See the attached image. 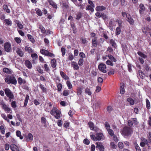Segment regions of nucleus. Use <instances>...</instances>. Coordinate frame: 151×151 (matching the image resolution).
Instances as JSON below:
<instances>
[{"label":"nucleus","mask_w":151,"mask_h":151,"mask_svg":"<svg viewBox=\"0 0 151 151\" xmlns=\"http://www.w3.org/2000/svg\"><path fill=\"white\" fill-rule=\"evenodd\" d=\"M61 51L62 52V56H63L65 53V48L62 47L61 48Z\"/></svg>","instance_id":"a18cd8bd"},{"label":"nucleus","mask_w":151,"mask_h":151,"mask_svg":"<svg viewBox=\"0 0 151 151\" xmlns=\"http://www.w3.org/2000/svg\"><path fill=\"white\" fill-rule=\"evenodd\" d=\"M4 50L7 52H10L12 51L11 45L8 42H6L4 44Z\"/></svg>","instance_id":"39448f33"},{"label":"nucleus","mask_w":151,"mask_h":151,"mask_svg":"<svg viewBox=\"0 0 151 151\" xmlns=\"http://www.w3.org/2000/svg\"><path fill=\"white\" fill-rule=\"evenodd\" d=\"M82 91V88L81 87H79L77 89V94L78 95H81Z\"/></svg>","instance_id":"473e14b6"},{"label":"nucleus","mask_w":151,"mask_h":151,"mask_svg":"<svg viewBox=\"0 0 151 151\" xmlns=\"http://www.w3.org/2000/svg\"><path fill=\"white\" fill-rule=\"evenodd\" d=\"M18 81L20 85H21L23 83V81L22 79L20 77H19L18 78Z\"/></svg>","instance_id":"603ef678"},{"label":"nucleus","mask_w":151,"mask_h":151,"mask_svg":"<svg viewBox=\"0 0 151 151\" xmlns=\"http://www.w3.org/2000/svg\"><path fill=\"white\" fill-rule=\"evenodd\" d=\"M47 56L50 57L52 58L55 57V55L52 53L48 52L47 55Z\"/></svg>","instance_id":"69168bd1"},{"label":"nucleus","mask_w":151,"mask_h":151,"mask_svg":"<svg viewBox=\"0 0 151 151\" xmlns=\"http://www.w3.org/2000/svg\"><path fill=\"white\" fill-rule=\"evenodd\" d=\"M92 46L93 47H97V39L95 38L92 39Z\"/></svg>","instance_id":"a211bd4d"},{"label":"nucleus","mask_w":151,"mask_h":151,"mask_svg":"<svg viewBox=\"0 0 151 151\" xmlns=\"http://www.w3.org/2000/svg\"><path fill=\"white\" fill-rule=\"evenodd\" d=\"M105 126L107 130L110 129V126L108 123L106 122L105 124Z\"/></svg>","instance_id":"bf43d9fd"},{"label":"nucleus","mask_w":151,"mask_h":151,"mask_svg":"<svg viewBox=\"0 0 151 151\" xmlns=\"http://www.w3.org/2000/svg\"><path fill=\"white\" fill-rule=\"evenodd\" d=\"M124 85L123 83H121V86L120 87V93L122 94H123L124 93Z\"/></svg>","instance_id":"f8f14e48"},{"label":"nucleus","mask_w":151,"mask_h":151,"mask_svg":"<svg viewBox=\"0 0 151 151\" xmlns=\"http://www.w3.org/2000/svg\"><path fill=\"white\" fill-rule=\"evenodd\" d=\"M96 140H100L103 138L104 135L101 133H97L96 134Z\"/></svg>","instance_id":"9d476101"},{"label":"nucleus","mask_w":151,"mask_h":151,"mask_svg":"<svg viewBox=\"0 0 151 151\" xmlns=\"http://www.w3.org/2000/svg\"><path fill=\"white\" fill-rule=\"evenodd\" d=\"M36 13L39 16H41L42 15V13L41 10L40 9H38L36 11Z\"/></svg>","instance_id":"ea45409f"},{"label":"nucleus","mask_w":151,"mask_h":151,"mask_svg":"<svg viewBox=\"0 0 151 151\" xmlns=\"http://www.w3.org/2000/svg\"><path fill=\"white\" fill-rule=\"evenodd\" d=\"M40 87L41 88V89L42 90V91L44 92H46V88L44 87L43 85L42 84H40Z\"/></svg>","instance_id":"37998d69"},{"label":"nucleus","mask_w":151,"mask_h":151,"mask_svg":"<svg viewBox=\"0 0 151 151\" xmlns=\"http://www.w3.org/2000/svg\"><path fill=\"white\" fill-rule=\"evenodd\" d=\"M72 65H73V68H74L75 69L78 70L79 69V66L76 63L73 62L72 63Z\"/></svg>","instance_id":"a878e982"},{"label":"nucleus","mask_w":151,"mask_h":151,"mask_svg":"<svg viewBox=\"0 0 151 151\" xmlns=\"http://www.w3.org/2000/svg\"><path fill=\"white\" fill-rule=\"evenodd\" d=\"M99 70L104 73H106L107 71L106 70V67L105 64L103 63H101L98 66Z\"/></svg>","instance_id":"20e7f679"},{"label":"nucleus","mask_w":151,"mask_h":151,"mask_svg":"<svg viewBox=\"0 0 151 151\" xmlns=\"http://www.w3.org/2000/svg\"><path fill=\"white\" fill-rule=\"evenodd\" d=\"M144 67H145V70L147 71H149L150 70V67L147 64H146L145 65Z\"/></svg>","instance_id":"0e129e2a"},{"label":"nucleus","mask_w":151,"mask_h":151,"mask_svg":"<svg viewBox=\"0 0 151 151\" xmlns=\"http://www.w3.org/2000/svg\"><path fill=\"white\" fill-rule=\"evenodd\" d=\"M16 133L17 136L18 137H19V138L21 139H23V137L22 136H21V133L20 131H17L16 132Z\"/></svg>","instance_id":"72a5a7b5"},{"label":"nucleus","mask_w":151,"mask_h":151,"mask_svg":"<svg viewBox=\"0 0 151 151\" xmlns=\"http://www.w3.org/2000/svg\"><path fill=\"white\" fill-rule=\"evenodd\" d=\"M44 67L45 68V71L46 72H48L50 70L49 67L47 64H44Z\"/></svg>","instance_id":"49530a36"},{"label":"nucleus","mask_w":151,"mask_h":151,"mask_svg":"<svg viewBox=\"0 0 151 151\" xmlns=\"http://www.w3.org/2000/svg\"><path fill=\"white\" fill-rule=\"evenodd\" d=\"M25 50L27 51L29 53H30L32 52V50L30 47L26 46L25 47Z\"/></svg>","instance_id":"cd10ccee"},{"label":"nucleus","mask_w":151,"mask_h":151,"mask_svg":"<svg viewBox=\"0 0 151 151\" xmlns=\"http://www.w3.org/2000/svg\"><path fill=\"white\" fill-rule=\"evenodd\" d=\"M46 119L44 117H42L41 118V122L42 123L46 124Z\"/></svg>","instance_id":"3c124183"},{"label":"nucleus","mask_w":151,"mask_h":151,"mask_svg":"<svg viewBox=\"0 0 151 151\" xmlns=\"http://www.w3.org/2000/svg\"><path fill=\"white\" fill-rule=\"evenodd\" d=\"M139 74L140 78L142 79L144 78L145 75L144 74L141 70L139 71Z\"/></svg>","instance_id":"7c9ffc66"},{"label":"nucleus","mask_w":151,"mask_h":151,"mask_svg":"<svg viewBox=\"0 0 151 151\" xmlns=\"http://www.w3.org/2000/svg\"><path fill=\"white\" fill-rule=\"evenodd\" d=\"M106 64L108 65H110L111 66H113V64L112 62L109 60H108L106 62Z\"/></svg>","instance_id":"c03bdc74"},{"label":"nucleus","mask_w":151,"mask_h":151,"mask_svg":"<svg viewBox=\"0 0 151 151\" xmlns=\"http://www.w3.org/2000/svg\"><path fill=\"white\" fill-rule=\"evenodd\" d=\"M88 125L91 130H93L94 129V124L92 122H88Z\"/></svg>","instance_id":"393cba45"},{"label":"nucleus","mask_w":151,"mask_h":151,"mask_svg":"<svg viewBox=\"0 0 151 151\" xmlns=\"http://www.w3.org/2000/svg\"><path fill=\"white\" fill-rule=\"evenodd\" d=\"M6 95L10 99V101L11 99H13L14 96L11 90L8 88H6L4 90Z\"/></svg>","instance_id":"7ed1b4c3"},{"label":"nucleus","mask_w":151,"mask_h":151,"mask_svg":"<svg viewBox=\"0 0 151 151\" xmlns=\"http://www.w3.org/2000/svg\"><path fill=\"white\" fill-rule=\"evenodd\" d=\"M40 52L42 54L47 56L48 52V51L44 49L40 50Z\"/></svg>","instance_id":"bb28decb"},{"label":"nucleus","mask_w":151,"mask_h":151,"mask_svg":"<svg viewBox=\"0 0 151 151\" xmlns=\"http://www.w3.org/2000/svg\"><path fill=\"white\" fill-rule=\"evenodd\" d=\"M3 71L4 72L8 74H11L12 73L11 70L9 68H5L3 69Z\"/></svg>","instance_id":"6ab92c4d"},{"label":"nucleus","mask_w":151,"mask_h":151,"mask_svg":"<svg viewBox=\"0 0 151 151\" xmlns=\"http://www.w3.org/2000/svg\"><path fill=\"white\" fill-rule=\"evenodd\" d=\"M83 58L81 59L78 61V64L79 65L82 66L83 65Z\"/></svg>","instance_id":"13d9d810"},{"label":"nucleus","mask_w":151,"mask_h":151,"mask_svg":"<svg viewBox=\"0 0 151 151\" xmlns=\"http://www.w3.org/2000/svg\"><path fill=\"white\" fill-rule=\"evenodd\" d=\"M127 101L131 105H133L134 104V100L130 98H128L127 99Z\"/></svg>","instance_id":"c756f323"},{"label":"nucleus","mask_w":151,"mask_h":151,"mask_svg":"<svg viewBox=\"0 0 151 151\" xmlns=\"http://www.w3.org/2000/svg\"><path fill=\"white\" fill-rule=\"evenodd\" d=\"M27 36L29 40L32 43H33L35 42V40L34 39L32 35L29 34H28L27 35Z\"/></svg>","instance_id":"4be33fe9"},{"label":"nucleus","mask_w":151,"mask_h":151,"mask_svg":"<svg viewBox=\"0 0 151 151\" xmlns=\"http://www.w3.org/2000/svg\"><path fill=\"white\" fill-rule=\"evenodd\" d=\"M140 9L142 10L143 11H144L145 9V7L144 5L142 4H141L139 6Z\"/></svg>","instance_id":"864d4df0"},{"label":"nucleus","mask_w":151,"mask_h":151,"mask_svg":"<svg viewBox=\"0 0 151 151\" xmlns=\"http://www.w3.org/2000/svg\"><path fill=\"white\" fill-rule=\"evenodd\" d=\"M48 1L50 5L52 6L55 9H57V6L56 4L54 2L52 1L51 0H49Z\"/></svg>","instance_id":"2eb2a0df"},{"label":"nucleus","mask_w":151,"mask_h":151,"mask_svg":"<svg viewBox=\"0 0 151 151\" xmlns=\"http://www.w3.org/2000/svg\"><path fill=\"white\" fill-rule=\"evenodd\" d=\"M51 66L53 68L56 67L57 65L56 60L55 59L53 58L52 59L51 61Z\"/></svg>","instance_id":"ddd939ff"},{"label":"nucleus","mask_w":151,"mask_h":151,"mask_svg":"<svg viewBox=\"0 0 151 151\" xmlns=\"http://www.w3.org/2000/svg\"><path fill=\"white\" fill-rule=\"evenodd\" d=\"M121 32V29L119 27H118L116 28V34L117 35L119 34Z\"/></svg>","instance_id":"e433bc0d"},{"label":"nucleus","mask_w":151,"mask_h":151,"mask_svg":"<svg viewBox=\"0 0 151 151\" xmlns=\"http://www.w3.org/2000/svg\"><path fill=\"white\" fill-rule=\"evenodd\" d=\"M0 104L2 106L3 109L6 111H11L10 109L8 107L4 102H2L0 103Z\"/></svg>","instance_id":"6e6552de"},{"label":"nucleus","mask_w":151,"mask_h":151,"mask_svg":"<svg viewBox=\"0 0 151 151\" xmlns=\"http://www.w3.org/2000/svg\"><path fill=\"white\" fill-rule=\"evenodd\" d=\"M107 56L109 58V59L112 62H116V60L113 56L111 55H108Z\"/></svg>","instance_id":"aec40b11"},{"label":"nucleus","mask_w":151,"mask_h":151,"mask_svg":"<svg viewBox=\"0 0 151 151\" xmlns=\"http://www.w3.org/2000/svg\"><path fill=\"white\" fill-rule=\"evenodd\" d=\"M133 129L132 127L125 126L122 129L121 132L123 135L129 136L133 132Z\"/></svg>","instance_id":"f257e3e1"},{"label":"nucleus","mask_w":151,"mask_h":151,"mask_svg":"<svg viewBox=\"0 0 151 151\" xmlns=\"http://www.w3.org/2000/svg\"><path fill=\"white\" fill-rule=\"evenodd\" d=\"M57 87L58 88V91H60L62 88V84L60 83H59L58 84Z\"/></svg>","instance_id":"4c0bfd02"},{"label":"nucleus","mask_w":151,"mask_h":151,"mask_svg":"<svg viewBox=\"0 0 151 151\" xmlns=\"http://www.w3.org/2000/svg\"><path fill=\"white\" fill-rule=\"evenodd\" d=\"M83 143L86 145H88L89 143V141L87 139H85L83 140Z\"/></svg>","instance_id":"774afa93"},{"label":"nucleus","mask_w":151,"mask_h":151,"mask_svg":"<svg viewBox=\"0 0 151 151\" xmlns=\"http://www.w3.org/2000/svg\"><path fill=\"white\" fill-rule=\"evenodd\" d=\"M96 148H98L99 151H104V147L102 144L100 142H98L96 143Z\"/></svg>","instance_id":"423d86ee"},{"label":"nucleus","mask_w":151,"mask_h":151,"mask_svg":"<svg viewBox=\"0 0 151 151\" xmlns=\"http://www.w3.org/2000/svg\"><path fill=\"white\" fill-rule=\"evenodd\" d=\"M126 17H127V19H126L128 21L130 24H132L134 23V20L131 17L129 14H128V15H127Z\"/></svg>","instance_id":"1a4fd4ad"},{"label":"nucleus","mask_w":151,"mask_h":151,"mask_svg":"<svg viewBox=\"0 0 151 151\" xmlns=\"http://www.w3.org/2000/svg\"><path fill=\"white\" fill-rule=\"evenodd\" d=\"M146 106L147 109H149L150 108V103L148 100L147 99H146Z\"/></svg>","instance_id":"c9c22d12"},{"label":"nucleus","mask_w":151,"mask_h":151,"mask_svg":"<svg viewBox=\"0 0 151 151\" xmlns=\"http://www.w3.org/2000/svg\"><path fill=\"white\" fill-rule=\"evenodd\" d=\"M39 28L41 30V32L42 33H45L46 32V30L41 25H39Z\"/></svg>","instance_id":"2f4dec72"},{"label":"nucleus","mask_w":151,"mask_h":151,"mask_svg":"<svg viewBox=\"0 0 151 151\" xmlns=\"http://www.w3.org/2000/svg\"><path fill=\"white\" fill-rule=\"evenodd\" d=\"M81 12H79L77 14V17L76 19L78 20L80 18H81Z\"/></svg>","instance_id":"de8ad7c7"},{"label":"nucleus","mask_w":151,"mask_h":151,"mask_svg":"<svg viewBox=\"0 0 151 151\" xmlns=\"http://www.w3.org/2000/svg\"><path fill=\"white\" fill-rule=\"evenodd\" d=\"M29 98V96L28 95H27L25 99V101L24 104V107H25L26 106L28 102V100Z\"/></svg>","instance_id":"5701e85b"},{"label":"nucleus","mask_w":151,"mask_h":151,"mask_svg":"<svg viewBox=\"0 0 151 151\" xmlns=\"http://www.w3.org/2000/svg\"><path fill=\"white\" fill-rule=\"evenodd\" d=\"M110 42L113 47L114 48L116 47L117 46L116 44L113 40H111L110 41Z\"/></svg>","instance_id":"b1692460"},{"label":"nucleus","mask_w":151,"mask_h":151,"mask_svg":"<svg viewBox=\"0 0 151 151\" xmlns=\"http://www.w3.org/2000/svg\"><path fill=\"white\" fill-rule=\"evenodd\" d=\"M0 129L1 133L3 134H4L5 133V129L3 126L1 125L0 127Z\"/></svg>","instance_id":"09e8293b"},{"label":"nucleus","mask_w":151,"mask_h":151,"mask_svg":"<svg viewBox=\"0 0 151 151\" xmlns=\"http://www.w3.org/2000/svg\"><path fill=\"white\" fill-rule=\"evenodd\" d=\"M67 84L69 89H70L72 88V86L70 81H67Z\"/></svg>","instance_id":"a19ab883"},{"label":"nucleus","mask_w":151,"mask_h":151,"mask_svg":"<svg viewBox=\"0 0 151 151\" xmlns=\"http://www.w3.org/2000/svg\"><path fill=\"white\" fill-rule=\"evenodd\" d=\"M57 109H54L51 110L50 111V114L52 115H54L55 114V111Z\"/></svg>","instance_id":"338daca9"},{"label":"nucleus","mask_w":151,"mask_h":151,"mask_svg":"<svg viewBox=\"0 0 151 151\" xmlns=\"http://www.w3.org/2000/svg\"><path fill=\"white\" fill-rule=\"evenodd\" d=\"M63 94L64 96H67L69 94L68 91L64 90L63 93Z\"/></svg>","instance_id":"4d7b16f0"},{"label":"nucleus","mask_w":151,"mask_h":151,"mask_svg":"<svg viewBox=\"0 0 151 151\" xmlns=\"http://www.w3.org/2000/svg\"><path fill=\"white\" fill-rule=\"evenodd\" d=\"M107 109L108 112L110 113L112 110V108L111 106H109L107 107Z\"/></svg>","instance_id":"e2e57ef3"},{"label":"nucleus","mask_w":151,"mask_h":151,"mask_svg":"<svg viewBox=\"0 0 151 151\" xmlns=\"http://www.w3.org/2000/svg\"><path fill=\"white\" fill-rule=\"evenodd\" d=\"M4 80L5 82L8 84L12 83L14 85H16L17 83V80L15 77L13 76L7 75Z\"/></svg>","instance_id":"f03ea898"},{"label":"nucleus","mask_w":151,"mask_h":151,"mask_svg":"<svg viewBox=\"0 0 151 151\" xmlns=\"http://www.w3.org/2000/svg\"><path fill=\"white\" fill-rule=\"evenodd\" d=\"M135 147L136 151H141V150L140 149V147L137 144H135Z\"/></svg>","instance_id":"79ce46f5"},{"label":"nucleus","mask_w":151,"mask_h":151,"mask_svg":"<svg viewBox=\"0 0 151 151\" xmlns=\"http://www.w3.org/2000/svg\"><path fill=\"white\" fill-rule=\"evenodd\" d=\"M32 57L34 59H36L37 58V55L36 53H34L31 55Z\"/></svg>","instance_id":"6e6d98bb"},{"label":"nucleus","mask_w":151,"mask_h":151,"mask_svg":"<svg viewBox=\"0 0 151 151\" xmlns=\"http://www.w3.org/2000/svg\"><path fill=\"white\" fill-rule=\"evenodd\" d=\"M102 14V13L98 12H97L96 13V17L99 18L101 17Z\"/></svg>","instance_id":"680f3d73"},{"label":"nucleus","mask_w":151,"mask_h":151,"mask_svg":"<svg viewBox=\"0 0 151 151\" xmlns=\"http://www.w3.org/2000/svg\"><path fill=\"white\" fill-rule=\"evenodd\" d=\"M60 111L59 110L57 109L55 111L56 115H55V117L57 119H58L60 117Z\"/></svg>","instance_id":"dca6fc26"},{"label":"nucleus","mask_w":151,"mask_h":151,"mask_svg":"<svg viewBox=\"0 0 151 151\" xmlns=\"http://www.w3.org/2000/svg\"><path fill=\"white\" fill-rule=\"evenodd\" d=\"M137 54L139 55L143 58H145L147 57V56L146 55H145L141 52H137Z\"/></svg>","instance_id":"c85d7f7f"},{"label":"nucleus","mask_w":151,"mask_h":151,"mask_svg":"<svg viewBox=\"0 0 151 151\" xmlns=\"http://www.w3.org/2000/svg\"><path fill=\"white\" fill-rule=\"evenodd\" d=\"M11 105L12 107L14 108H16L17 106L16 104V102L15 101H13L11 103Z\"/></svg>","instance_id":"052dcab7"},{"label":"nucleus","mask_w":151,"mask_h":151,"mask_svg":"<svg viewBox=\"0 0 151 151\" xmlns=\"http://www.w3.org/2000/svg\"><path fill=\"white\" fill-rule=\"evenodd\" d=\"M14 50H15L17 54L20 57H22L23 56L24 53L22 51L21 49L19 48L15 47L14 48Z\"/></svg>","instance_id":"0eeeda50"},{"label":"nucleus","mask_w":151,"mask_h":151,"mask_svg":"<svg viewBox=\"0 0 151 151\" xmlns=\"http://www.w3.org/2000/svg\"><path fill=\"white\" fill-rule=\"evenodd\" d=\"M33 135L30 133H29L28 134V139L31 141L33 140Z\"/></svg>","instance_id":"58836bf2"},{"label":"nucleus","mask_w":151,"mask_h":151,"mask_svg":"<svg viewBox=\"0 0 151 151\" xmlns=\"http://www.w3.org/2000/svg\"><path fill=\"white\" fill-rule=\"evenodd\" d=\"M106 9V7L103 6H97L96 7V9L97 11H101Z\"/></svg>","instance_id":"4468645a"},{"label":"nucleus","mask_w":151,"mask_h":151,"mask_svg":"<svg viewBox=\"0 0 151 151\" xmlns=\"http://www.w3.org/2000/svg\"><path fill=\"white\" fill-rule=\"evenodd\" d=\"M85 92L86 93H87L88 94L89 96H90L91 94V92L90 91V89L88 88H86L85 89Z\"/></svg>","instance_id":"f704fd0d"},{"label":"nucleus","mask_w":151,"mask_h":151,"mask_svg":"<svg viewBox=\"0 0 151 151\" xmlns=\"http://www.w3.org/2000/svg\"><path fill=\"white\" fill-rule=\"evenodd\" d=\"M10 148L12 151H19L18 147L15 144H12L10 145Z\"/></svg>","instance_id":"9b49d317"},{"label":"nucleus","mask_w":151,"mask_h":151,"mask_svg":"<svg viewBox=\"0 0 151 151\" xmlns=\"http://www.w3.org/2000/svg\"><path fill=\"white\" fill-rule=\"evenodd\" d=\"M4 22L5 24L11 26L12 25V22L9 19H5Z\"/></svg>","instance_id":"412c9836"},{"label":"nucleus","mask_w":151,"mask_h":151,"mask_svg":"<svg viewBox=\"0 0 151 151\" xmlns=\"http://www.w3.org/2000/svg\"><path fill=\"white\" fill-rule=\"evenodd\" d=\"M109 134L111 136L114 135V132L111 129H109L108 130Z\"/></svg>","instance_id":"8fccbe9b"},{"label":"nucleus","mask_w":151,"mask_h":151,"mask_svg":"<svg viewBox=\"0 0 151 151\" xmlns=\"http://www.w3.org/2000/svg\"><path fill=\"white\" fill-rule=\"evenodd\" d=\"M26 65L29 69H30L32 67V65L31 63L28 60H26L25 62Z\"/></svg>","instance_id":"f3484780"},{"label":"nucleus","mask_w":151,"mask_h":151,"mask_svg":"<svg viewBox=\"0 0 151 151\" xmlns=\"http://www.w3.org/2000/svg\"><path fill=\"white\" fill-rule=\"evenodd\" d=\"M14 40L17 43L19 44L21 42V40L20 38L18 37H15L14 38Z\"/></svg>","instance_id":"5fc2aeb1"}]
</instances>
